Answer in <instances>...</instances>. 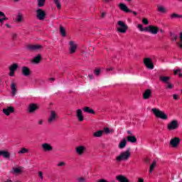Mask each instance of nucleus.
<instances>
[{
	"label": "nucleus",
	"mask_w": 182,
	"mask_h": 182,
	"mask_svg": "<svg viewBox=\"0 0 182 182\" xmlns=\"http://www.w3.org/2000/svg\"><path fill=\"white\" fill-rule=\"evenodd\" d=\"M131 154L130 148H129L125 151L121 153L119 156H117V161H118V163H121V161H127V160L130 159Z\"/></svg>",
	"instance_id": "f257e3e1"
},
{
	"label": "nucleus",
	"mask_w": 182,
	"mask_h": 182,
	"mask_svg": "<svg viewBox=\"0 0 182 182\" xmlns=\"http://www.w3.org/2000/svg\"><path fill=\"white\" fill-rule=\"evenodd\" d=\"M151 110L154 114H155V117H157L158 119H162V120H167V119H168L167 114H166V113H164L163 111L157 108H153Z\"/></svg>",
	"instance_id": "f03ea898"
},
{
	"label": "nucleus",
	"mask_w": 182,
	"mask_h": 182,
	"mask_svg": "<svg viewBox=\"0 0 182 182\" xmlns=\"http://www.w3.org/2000/svg\"><path fill=\"white\" fill-rule=\"evenodd\" d=\"M26 49L27 50H30L31 52H40V50H42V49H43V46L39 44H29L26 46Z\"/></svg>",
	"instance_id": "7ed1b4c3"
},
{
	"label": "nucleus",
	"mask_w": 182,
	"mask_h": 182,
	"mask_svg": "<svg viewBox=\"0 0 182 182\" xmlns=\"http://www.w3.org/2000/svg\"><path fill=\"white\" fill-rule=\"evenodd\" d=\"M58 117H59L58 116L56 111H55V110L50 111V114H49L48 118V123L49 124H52V123H55V122H56V120H58Z\"/></svg>",
	"instance_id": "20e7f679"
},
{
	"label": "nucleus",
	"mask_w": 182,
	"mask_h": 182,
	"mask_svg": "<svg viewBox=\"0 0 182 182\" xmlns=\"http://www.w3.org/2000/svg\"><path fill=\"white\" fill-rule=\"evenodd\" d=\"M118 25L121 27L117 28V32H119V33H126V32H127V30L129 29V26H127V24L124 23V21H119Z\"/></svg>",
	"instance_id": "39448f33"
},
{
	"label": "nucleus",
	"mask_w": 182,
	"mask_h": 182,
	"mask_svg": "<svg viewBox=\"0 0 182 182\" xmlns=\"http://www.w3.org/2000/svg\"><path fill=\"white\" fill-rule=\"evenodd\" d=\"M36 18L38 21H43L46 18V11L42 9L38 8L36 11Z\"/></svg>",
	"instance_id": "423d86ee"
},
{
	"label": "nucleus",
	"mask_w": 182,
	"mask_h": 182,
	"mask_svg": "<svg viewBox=\"0 0 182 182\" xmlns=\"http://www.w3.org/2000/svg\"><path fill=\"white\" fill-rule=\"evenodd\" d=\"M144 65L147 69H150L151 70L154 69V64H153V60L150 58H145L144 59Z\"/></svg>",
	"instance_id": "0eeeda50"
},
{
	"label": "nucleus",
	"mask_w": 182,
	"mask_h": 182,
	"mask_svg": "<svg viewBox=\"0 0 182 182\" xmlns=\"http://www.w3.org/2000/svg\"><path fill=\"white\" fill-rule=\"evenodd\" d=\"M68 45H69L70 53L71 55H73V53H75L76 50H77V43H76L73 41H69Z\"/></svg>",
	"instance_id": "6e6552de"
},
{
	"label": "nucleus",
	"mask_w": 182,
	"mask_h": 182,
	"mask_svg": "<svg viewBox=\"0 0 182 182\" xmlns=\"http://www.w3.org/2000/svg\"><path fill=\"white\" fill-rule=\"evenodd\" d=\"M178 121L174 119L169 122L167 125L168 130H177L178 129Z\"/></svg>",
	"instance_id": "1a4fd4ad"
},
{
	"label": "nucleus",
	"mask_w": 182,
	"mask_h": 182,
	"mask_svg": "<svg viewBox=\"0 0 182 182\" xmlns=\"http://www.w3.org/2000/svg\"><path fill=\"white\" fill-rule=\"evenodd\" d=\"M145 31L149 32L153 35H157V33H159V27L154 26H149L148 27H145Z\"/></svg>",
	"instance_id": "9d476101"
},
{
	"label": "nucleus",
	"mask_w": 182,
	"mask_h": 182,
	"mask_svg": "<svg viewBox=\"0 0 182 182\" xmlns=\"http://www.w3.org/2000/svg\"><path fill=\"white\" fill-rule=\"evenodd\" d=\"M11 87V96L15 97L16 95V92H18V85L16 82L12 81L10 85Z\"/></svg>",
	"instance_id": "9b49d317"
},
{
	"label": "nucleus",
	"mask_w": 182,
	"mask_h": 182,
	"mask_svg": "<svg viewBox=\"0 0 182 182\" xmlns=\"http://www.w3.org/2000/svg\"><path fill=\"white\" fill-rule=\"evenodd\" d=\"M11 171L12 173L15 175L22 174L23 173V167L19 166H14L11 168Z\"/></svg>",
	"instance_id": "f8f14e48"
},
{
	"label": "nucleus",
	"mask_w": 182,
	"mask_h": 182,
	"mask_svg": "<svg viewBox=\"0 0 182 182\" xmlns=\"http://www.w3.org/2000/svg\"><path fill=\"white\" fill-rule=\"evenodd\" d=\"M85 151H86V146L83 145H80L75 148V153H77L78 156H83Z\"/></svg>",
	"instance_id": "ddd939ff"
},
{
	"label": "nucleus",
	"mask_w": 182,
	"mask_h": 182,
	"mask_svg": "<svg viewBox=\"0 0 182 182\" xmlns=\"http://www.w3.org/2000/svg\"><path fill=\"white\" fill-rule=\"evenodd\" d=\"M21 73H22L23 76L28 77L31 76V74L32 73V72L31 71V69H29L28 67L23 66L21 68Z\"/></svg>",
	"instance_id": "4468645a"
},
{
	"label": "nucleus",
	"mask_w": 182,
	"mask_h": 182,
	"mask_svg": "<svg viewBox=\"0 0 182 182\" xmlns=\"http://www.w3.org/2000/svg\"><path fill=\"white\" fill-rule=\"evenodd\" d=\"M41 147H42L43 151H46V152L52 151V150H53V147L49 143L42 144Z\"/></svg>",
	"instance_id": "2eb2a0df"
},
{
	"label": "nucleus",
	"mask_w": 182,
	"mask_h": 182,
	"mask_svg": "<svg viewBox=\"0 0 182 182\" xmlns=\"http://www.w3.org/2000/svg\"><path fill=\"white\" fill-rule=\"evenodd\" d=\"M119 8L122 11V12H125L126 14H129V12H132V10L127 7V5H126L124 3H119Z\"/></svg>",
	"instance_id": "dca6fc26"
},
{
	"label": "nucleus",
	"mask_w": 182,
	"mask_h": 182,
	"mask_svg": "<svg viewBox=\"0 0 182 182\" xmlns=\"http://www.w3.org/2000/svg\"><path fill=\"white\" fill-rule=\"evenodd\" d=\"M169 144L173 147H178V144H180V138L175 137L171 139Z\"/></svg>",
	"instance_id": "f3484780"
},
{
	"label": "nucleus",
	"mask_w": 182,
	"mask_h": 182,
	"mask_svg": "<svg viewBox=\"0 0 182 182\" xmlns=\"http://www.w3.org/2000/svg\"><path fill=\"white\" fill-rule=\"evenodd\" d=\"M76 117L77 119H78V122H83V120H85V117H83V112L82 111V109H77Z\"/></svg>",
	"instance_id": "a211bd4d"
},
{
	"label": "nucleus",
	"mask_w": 182,
	"mask_h": 182,
	"mask_svg": "<svg viewBox=\"0 0 182 182\" xmlns=\"http://www.w3.org/2000/svg\"><path fill=\"white\" fill-rule=\"evenodd\" d=\"M38 109V105L36 104H30L28 107V113H34Z\"/></svg>",
	"instance_id": "6ab92c4d"
},
{
	"label": "nucleus",
	"mask_w": 182,
	"mask_h": 182,
	"mask_svg": "<svg viewBox=\"0 0 182 182\" xmlns=\"http://www.w3.org/2000/svg\"><path fill=\"white\" fill-rule=\"evenodd\" d=\"M116 179L119 182H130L129 178H127V177H126V176H124L123 175H118V176H116Z\"/></svg>",
	"instance_id": "aec40b11"
},
{
	"label": "nucleus",
	"mask_w": 182,
	"mask_h": 182,
	"mask_svg": "<svg viewBox=\"0 0 182 182\" xmlns=\"http://www.w3.org/2000/svg\"><path fill=\"white\" fill-rule=\"evenodd\" d=\"M14 107H8L6 109H3V113H4L6 116H9V114H11V113H14Z\"/></svg>",
	"instance_id": "412c9836"
},
{
	"label": "nucleus",
	"mask_w": 182,
	"mask_h": 182,
	"mask_svg": "<svg viewBox=\"0 0 182 182\" xmlns=\"http://www.w3.org/2000/svg\"><path fill=\"white\" fill-rule=\"evenodd\" d=\"M143 97L145 100H147V99L151 97V90L147 89L146 90H145L143 94Z\"/></svg>",
	"instance_id": "4be33fe9"
},
{
	"label": "nucleus",
	"mask_w": 182,
	"mask_h": 182,
	"mask_svg": "<svg viewBox=\"0 0 182 182\" xmlns=\"http://www.w3.org/2000/svg\"><path fill=\"white\" fill-rule=\"evenodd\" d=\"M41 60H42V55L41 54H38L33 58L32 62L38 65L41 63Z\"/></svg>",
	"instance_id": "5701e85b"
},
{
	"label": "nucleus",
	"mask_w": 182,
	"mask_h": 182,
	"mask_svg": "<svg viewBox=\"0 0 182 182\" xmlns=\"http://www.w3.org/2000/svg\"><path fill=\"white\" fill-rule=\"evenodd\" d=\"M3 156L4 159H10L11 153L7 151H0V157Z\"/></svg>",
	"instance_id": "b1692460"
},
{
	"label": "nucleus",
	"mask_w": 182,
	"mask_h": 182,
	"mask_svg": "<svg viewBox=\"0 0 182 182\" xmlns=\"http://www.w3.org/2000/svg\"><path fill=\"white\" fill-rule=\"evenodd\" d=\"M170 79H171L170 77L168 76H163V75H160L159 76V80H161V82H163L164 83H168L170 82Z\"/></svg>",
	"instance_id": "393cba45"
},
{
	"label": "nucleus",
	"mask_w": 182,
	"mask_h": 182,
	"mask_svg": "<svg viewBox=\"0 0 182 182\" xmlns=\"http://www.w3.org/2000/svg\"><path fill=\"white\" fill-rule=\"evenodd\" d=\"M127 140L129 143H137V138L135 136L129 135L127 136Z\"/></svg>",
	"instance_id": "a878e982"
},
{
	"label": "nucleus",
	"mask_w": 182,
	"mask_h": 182,
	"mask_svg": "<svg viewBox=\"0 0 182 182\" xmlns=\"http://www.w3.org/2000/svg\"><path fill=\"white\" fill-rule=\"evenodd\" d=\"M127 144V140L126 139V138H124L122 139V141H121L118 146L119 149H124L126 147V145Z\"/></svg>",
	"instance_id": "bb28decb"
},
{
	"label": "nucleus",
	"mask_w": 182,
	"mask_h": 182,
	"mask_svg": "<svg viewBox=\"0 0 182 182\" xmlns=\"http://www.w3.org/2000/svg\"><path fill=\"white\" fill-rule=\"evenodd\" d=\"M19 156H22V154H26V153H29V149L22 147L18 152Z\"/></svg>",
	"instance_id": "cd10ccee"
},
{
	"label": "nucleus",
	"mask_w": 182,
	"mask_h": 182,
	"mask_svg": "<svg viewBox=\"0 0 182 182\" xmlns=\"http://www.w3.org/2000/svg\"><path fill=\"white\" fill-rule=\"evenodd\" d=\"M19 68L18 63H13L9 67V70L15 72Z\"/></svg>",
	"instance_id": "c85d7f7f"
},
{
	"label": "nucleus",
	"mask_w": 182,
	"mask_h": 182,
	"mask_svg": "<svg viewBox=\"0 0 182 182\" xmlns=\"http://www.w3.org/2000/svg\"><path fill=\"white\" fill-rule=\"evenodd\" d=\"M85 113H90V114H95V110L90 109L89 107H85L82 109Z\"/></svg>",
	"instance_id": "c756f323"
},
{
	"label": "nucleus",
	"mask_w": 182,
	"mask_h": 182,
	"mask_svg": "<svg viewBox=\"0 0 182 182\" xmlns=\"http://www.w3.org/2000/svg\"><path fill=\"white\" fill-rule=\"evenodd\" d=\"M103 136V131L102 130H98L93 133L94 137H102Z\"/></svg>",
	"instance_id": "7c9ffc66"
},
{
	"label": "nucleus",
	"mask_w": 182,
	"mask_h": 182,
	"mask_svg": "<svg viewBox=\"0 0 182 182\" xmlns=\"http://www.w3.org/2000/svg\"><path fill=\"white\" fill-rule=\"evenodd\" d=\"M157 164V162L156 161H154V162L151 164L149 168V173L151 174L153 173L154 168H156V166Z\"/></svg>",
	"instance_id": "2f4dec72"
},
{
	"label": "nucleus",
	"mask_w": 182,
	"mask_h": 182,
	"mask_svg": "<svg viewBox=\"0 0 182 182\" xmlns=\"http://www.w3.org/2000/svg\"><path fill=\"white\" fill-rule=\"evenodd\" d=\"M16 22H23V16L21 14V13H18V15L16 17Z\"/></svg>",
	"instance_id": "473e14b6"
},
{
	"label": "nucleus",
	"mask_w": 182,
	"mask_h": 182,
	"mask_svg": "<svg viewBox=\"0 0 182 182\" xmlns=\"http://www.w3.org/2000/svg\"><path fill=\"white\" fill-rule=\"evenodd\" d=\"M60 33L62 36L65 37L66 36V31L65 30V28L63 26H60Z\"/></svg>",
	"instance_id": "72a5a7b5"
},
{
	"label": "nucleus",
	"mask_w": 182,
	"mask_h": 182,
	"mask_svg": "<svg viewBox=\"0 0 182 182\" xmlns=\"http://www.w3.org/2000/svg\"><path fill=\"white\" fill-rule=\"evenodd\" d=\"M46 0H38L37 1V5L38 6H39L40 8H42V6H45V2Z\"/></svg>",
	"instance_id": "f704fd0d"
},
{
	"label": "nucleus",
	"mask_w": 182,
	"mask_h": 182,
	"mask_svg": "<svg viewBox=\"0 0 182 182\" xmlns=\"http://www.w3.org/2000/svg\"><path fill=\"white\" fill-rule=\"evenodd\" d=\"M77 182H86V177L85 176H79L76 179Z\"/></svg>",
	"instance_id": "c9c22d12"
},
{
	"label": "nucleus",
	"mask_w": 182,
	"mask_h": 182,
	"mask_svg": "<svg viewBox=\"0 0 182 182\" xmlns=\"http://www.w3.org/2000/svg\"><path fill=\"white\" fill-rule=\"evenodd\" d=\"M170 18H171V19L180 18H181V15L173 13L170 16Z\"/></svg>",
	"instance_id": "e433bc0d"
},
{
	"label": "nucleus",
	"mask_w": 182,
	"mask_h": 182,
	"mask_svg": "<svg viewBox=\"0 0 182 182\" xmlns=\"http://www.w3.org/2000/svg\"><path fill=\"white\" fill-rule=\"evenodd\" d=\"M179 38H180V40H181V42H176V45H177L179 48H181V49H182V32H181Z\"/></svg>",
	"instance_id": "4c0bfd02"
},
{
	"label": "nucleus",
	"mask_w": 182,
	"mask_h": 182,
	"mask_svg": "<svg viewBox=\"0 0 182 182\" xmlns=\"http://www.w3.org/2000/svg\"><path fill=\"white\" fill-rule=\"evenodd\" d=\"M109 133H112V131H110V129H109V128H104L102 129V134H109Z\"/></svg>",
	"instance_id": "58836bf2"
},
{
	"label": "nucleus",
	"mask_w": 182,
	"mask_h": 182,
	"mask_svg": "<svg viewBox=\"0 0 182 182\" xmlns=\"http://www.w3.org/2000/svg\"><path fill=\"white\" fill-rule=\"evenodd\" d=\"M158 11L159 12H162V14H167V10H166V9H164V7H163V6H159Z\"/></svg>",
	"instance_id": "ea45409f"
},
{
	"label": "nucleus",
	"mask_w": 182,
	"mask_h": 182,
	"mask_svg": "<svg viewBox=\"0 0 182 182\" xmlns=\"http://www.w3.org/2000/svg\"><path fill=\"white\" fill-rule=\"evenodd\" d=\"M54 1V4H55L58 9H60V8L62 7V5L60 4V2H59V0H53Z\"/></svg>",
	"instance_id": "a19ab883"
},
{
	"label": "nucleus",
	"mask_w": 182,
	"mask_h": 182,
	"mask_svg": "<svg viewBox=\"0 0 182 182\" xmlns=\"http://www.w3.org/2000/svg\"><path fill=\"white\" fill-rule=\"evenodd\" d=\"M171 41H175V42L177 41V38H178V36L174 35V33H171Z\"/></svg>",
	"instance_id": "79ce46f5"
},
{
	"label": "nucleus",
	"mask_w": 182,
	"mask_h": 182,
	"mask_svg": "<svg viewBox=\"0 0 182 182\" xmlns=\"http://www.w3.org/2000/svg\"><path fill=\"white\" fill-rule=\"evenodd\" d=\"M58 167H65L66 163L65 161H60L57 164Z\"/></svg>",
	"instance_id": "37998d69"
},
{
	"label": "nucleus",
	"mask_w": 182,
	"mask_h": 182,
	"mask_svg": "<svg viewBox=\"0 0 182 182\" xmlns=\"http://www.w3.org/2000/svg\"><path fill=\"white\" fill-rule=\"evenodd\" d=\"M102 71L100 70V69H96V70H94V73H95V75H96V76H99V75H100V73H101Z\"/></svg>",
	"instance_id": "c03bdc74"
},
{
	"label": "nucleus",
	"mask_w": 182,
	"mask_h": 182,
	"mask_svg": "<svg viewBox=\"0 0 182 182\" xmlns=\"http://www.w3.org/2000/svg\"><path fill=\"white\" fill-rule=\"evenodd\" d=\"M138 29H139V31H141V32H144V31H146V28H143V25L141 24H139L137 26Z\"/></svg>",
	"instance_id": "a18cd8bd"
},
{
	"label": "nucleus",
	"mask_w": 182,
	"mask_h": 182,
	"mask_svg": "<svg viewBox=\"0 0 182 182\" xmlns=\"http://www.w3.org/2000/svg\"><path fill=\"white\" fill-rule=\"evenodd\" d=\"M4 21H8V18H6V16H5V15H4V16H3L2 18H0V22L1 23V25L4 24Z\"/></svg>",
	"instance_id": "49530a36"
},
{
	"label": "nucleus",
	"mask_w": 182,
	"mask_h": 182,
	"mask_svg": "<svg viewBox=\"0 0 182 182\" xmlns=\"http://www.w3.org/2000/svg\"><path fill=\"white\" fill-rule=\"evenodd\" d=\"M167 87L166 89H173V87H174V85H173V84L170 83V82L168 83H166Z\"/></svg>",
	"instance_id": "de8ad7c7"
},
{
	"label": "nucleus",
	"mask_w": 182,
	"mask_h": 182,
	"mask_svg": "<svg viewBox=\"0 0 182 182\" xmlns=\"http://www.w3.org/2000/svg\"><path fill=\"white\" fill-rule=\"evenodd\" d=\"M142 23L144 24V25H149V20L146 18H144L142 19Z\"/></svg>",
	"instance_id": "09e8293b"
},
{
	"label": "nucleus",
	"mask_w": 182,
	"mask_h": 182,
	"mask_svg": "<svg viewBox=\"0 0 182 182\" xmlns=\"http://www.w3.org/2000/svg\"><path fill=\"white\" fill-rule=\"evenodd\" d=\"M38 176L40 177L41 180H43V172L38 171Z\"/></svg>",
	"instance_id": "8fccbe9b"
},
{
	"label": "nucleus",
	"mask_w": 182,
	"mask_h": 182,
	"mask_svg": "<svg viewBox=\"0 0 182 182\" xmlns=\"http://www.w3.org/2000/svg\"><path fill=\"white\" fill-rule=\"evenodd\" d=\"M106 18V13L102 12L100 15V19H105Z\"/></svg>",
	"instance_id": "3c124183"
},
{
	"label": "nucleus",
	"mask_w": 182,
	"mask_h": 182,
	"mask_svg": "<svg viewBox=\"0 0 182 182\" xmlns=\"http://www.w3.org/2000/svg\"><path fill=\"white\" fill-rule=\"evenodd\" d=\"M15 75V71L10 70L9 76L13 77Z\"/></svg>",
	"instance_id": "603ef678"
},
{
	"label": "nucleus",
	"mask_w": 182,
	"mask_h": 182,
	"mask_svg": "<svg viewBox=\"0 0 182 182\" xmlns=\"http://www.w3.org/2000/svg\"><path fill=\"white\" fill-rule=\"evenodd\" d=\"M178 72H181V69H177L173 71V75H177Z\"/></svg>",
	"instance_id": "864d4df0"
},
{
	"label": "nucleus",
	"mask_w": 182,
	"mask_h": 182,
	"mask_svg": "<svg viewBox=\"0 0 182 182\" xmlns=\"http://www.w3.org/2000/svg\"><path fill=\"white\" fill-rule=\"evenodd\" d=\"M173 99H174V100H178V95H173Z\"/></svg>",
	"instance_id": "5fc2aeb1"
},
{
	"label": "nucleus",
	"mask_w": 182,
	"mask_h": 182,
	"mask_svg": "<svg viewBox=\"0 0 182 182\" xmlns=\"http://www.w3.org/2000/svg\"><path fill=\"white\" fill-rule=\"evenodd\" d=\"M97 182H107L105 179H100Z\"/></svg>",
	"instance_id": "6e6d98bb"
},
{
	"label": "nucleus",
	"mask_w": 182,
	"mask_h": 182,
	"mask_svg": "<svg viewBox=\"0 0 182 182\" xmlns=\"http://www.w3.org/2000/svg\"><path fill=\"white\" fill-rule=\"evenodd\" d=\"M38 124H40V125L43 124V120H42V119L38 120Z\"/></svg>",
	"instance_id": "4d7b16f0"
},
{
	"label": "nucleus",
	"mask_w": 182,
	"mask_h": 182,
	"mask_svg": "<svg viewBox=\"0 0 182 182\" xmlns=\"http://www.w3.org/2000/svg\"><path fill=\"white\" fill-rule=\"evenodd\" d=\"M88 76L90 80H92V79H95V77L92 75H89Z\"/></svg>",
	"instance_id": "13d9d810"
},
{
	"label": "nucleus",
	"mask_w": 182,
	"mask_h": 182,
	"mask_svg": "<svg viewBox=\"0 0 182 182\" xmlns=\"http://www.w3.org/2000/svg\"><path fill=\"white\" fill-rule=\"evenodd\" d=\"M48 80H52L53 82H55L56 80V79L55 77H50V78H48Z\"/></svg>",
	"instance_id": "bf43d9fd"
},
{
	"label": "nucleus",
	"mask_w": 182,
	"mask_h": 182,
	"mask_svg": "<svg viewBox=\"0 0 182 182\" xmlns=\"http://www.w3.org/2000/svg\"><path fill=\"white\" fill-rule=\"evenodd\" d=\"M1 16H5V14L2 11H0V17Z\"/></svg>",
	"instance_id": "052dcab7"
},
{
	"label": "nucleus",
	"mask_w": 182,
	"mask_h": 182,
	"mask_svg": "<svg viewBox=\"0 0 182 182\" xmlns=\"http://www.w3.org/2000/svg\"><path fill=\"white\" fill-rule=\"evenodd\" d=\"M127 134H129V136H132V131H130V130H128V131H127Z\"/></svg>",
	"instance_id": "680f3d73"
},
{
	"label": "nucleus",
	"mask_w": 182,
	"mask_h": 182,
	"mask_svg": "<svg viewBox=\"0 0 182 182\" xmlns=\"http://www.w3.org/2000/svg\"><path fill=\"white\" fill-rule=\"evenodd\" d=\"M139 182H144V179L139 178Z\"/></svg>",
	"instance_id": "e2e57ef3"
},
{
	"label": "nucleus",
	"mask_w": 182,
	"mask_h": 182,
	"mask_svg": "<svg viewBox=\"0 0 182 182\" xmlns=\"http://www.w3.org/2000/svg\"><path fill=\"white\" fill-rule=\"evenodd\" d=\"M145 163H147V164L150 163V159H145Z\"/></svg>",
	"instance_id": "0e129e2a"
},
{
	"label": "nucleus",
	"mask_w": 182,
	"mask_h": 182,
	"mask_svg": "<svg viewBox=\"0 0 182 182\" xmlns=\"http://www.w3.org/2000/svg\"><path fill=\"white\" fill-rule=\"evenodd\" d=\"M106 70H107V72H109V70H113V68H107Z\"/></svg>",
	"instance_id": "69168bd1"
},
{
	"label": "nucleus",
	"mask_w": 182,
	"mask_h": 182,
	"mask_svg": "<svg viewBox=\"0 0 182 182\" xmlns=\"http://www.w3.org/2000/svg\"><path fill=\"white\" fill-rule=\"evenodd\" d=\"M178 76L179 77H182V73H181V71L178 72Z\"/></svg>",
	"instance_id": "338daca9"
},
{
	"label": "nucleus",
	"mask_w": 182,
	"mask_h": 182,
	"mask_svg": "<svg viewBox=\"0 0 182 182\" xmlns=\"http://www.w3.org/2000/svg\"><path fill=\"white\" fill-rule=\"evenodd\" d=\"M5 25L7 28H11V25H9V23H6Z\"/></svg>",
	"instance_id": "774afa93"
}]
</instances>
